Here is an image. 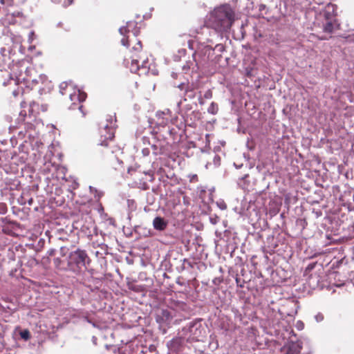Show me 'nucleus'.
<instances>
[{
  "label": "nucleus",
  "mask_w": 354,
  "mask_h": 354,
  "mask_svg": "<svg viewBox=\"0 0 354 354\" xmlns=\"http://www.w3.org/2000/svg\"><path fill=\"white\" fill-rule=\"evenodd\" d=\"M116 120L115 116L109 115L105 123L100 126L101 138L104 140L100 143L102 146H107L108 141L111 140L114 137Z\"/></svg>",
  "instance_id": "3"
},
{
  "label": "nucleus",
  "mask_w": 354,
  "mask_h": 354,
  "mask_svg": "<svg viewBox=\"0 0 354 354\" xmlns=\"http://www.w3.org/2000/svg\"><path fill=\"white\" fill-rule=\"evenodd\" d=\"M214 49L209 45H201L198 47L197 51L194 53L195 61L197 62L196 57H198L202 62L209 60L213 55Z\"/></svg>",
  "instance_id": "6"
},
{
  "label": "nucleus",
  "mask_w": 354,
  "mask_h": 354,
  "mask_svg": "<svg viewBox=\"0 0 354 354\" xmlns=\"http://www.w3.org/2000/svg\"><path fill=\"white\" fill-rule=\"evenodd\" d=\"M153 227L157 230H163L167 227V222L161 217H156L153 221Z\"/></svg>",
  "instance_id": "12"
},
{
  "label": "nucleus",
  "mask_w": 354,
  "mask_h": 354,
  "mask_svg": "<svg viewBox=\"0 0 354 354\" xmlns=\"http://www.w3.org/2000/svg\"><path fill=\"white\" fill-rule=\"evenodd\" d=\"M149 153V151L148 149H144L142 150V153L144 154V156H147Z\"/></svg>",
  "instance_id": "26"
},
{
  "label": "nucleus",
  "mask_w": 354,
  "mask_h": 354,
  "mask_svg": "<svg viewBox=\"0 0 354 354\" xmlns=\"http://www.w3.org/2000/svg\"><path fill=\"white\" fill-rule=\"evenodd\" d=\"M136 26V23L135 21H129L126 26L121 27L119 29L122 35H125L130 32H133V38H130V36L128 35L127 39H122L121 43L123 46H129L130 43L136 41V46L132 48V53L134 52L133 54L129 58L124 59L125 64L127 67H129L132 73H136L140 67H145L146 64V59L142 55L138 54L142 50V45L140 41L136 39L137 30H133Z\"/></svg>",
  "instance_id": "1"
},
{
  "label": "nucleus",
  "mask_w": 354,
  "mask_h": 354,
  "mask_svg": "<svg viewBox=\"0 0 354 354\" xmlns=\"http://www.w3.org/2000/svg\"><path fill=\"white\" fill-rule=\"evenodd\" d=\"M64 250H65V248H61V252H64Z\"/></svg>",
  "instance_id": "36"
},
{
  "label": "nucleus",
  "mask_w": 354,
  "mask_h": 354,
  "mask_svg": "<svg viewBox=\"0 0 354 354\" xmlns=\"http://www.w3.org/2000/svg\"><path fill=\"white\" fill-rule=\"evenodd\" d=\"M73 86H72V83L70 82H62L60 85H59V91H60V93L62 95H64L67 93V91L70 88H72Z\"/></svg>",
  "instance_id": "16"
},
{
  "label": "nucleus",
  "mask_w": 354,
  "mask_h": 354,
  "mask_svg": "<svg viewBox=\"0 0 354 354\" xmlns=\"http://www.w3.org/2000/svg\"><path fill=\"white\" fill-rule=\"evenodd\" d=\"M218 111V104L215 102H212L209 106L207 109L208 113L211 114H216Z\"/></svg>",
  "instance_id": "17"
},
{
  "label": "nucleus",
  "mask_w": 354,
  "mask_h": 354,
  "mask_svg": "<svg viewBox=\"0 0 354 354\" xmlns=\"http://www.w3.org/2000/svg\"><path fill=\"white\" fill-rule=\"evenodd\" d=\"M302 348L300 342H292L289 344L286 354H298Z\"/></svg>",
  "instance_id": "11"
},
{
  "label": "nucleus",
  "mask_w": 354,
  "mask_h": 354,
  "mask_svg": "<svg viewBox=\"0 0 354 354\" xmlns=\"http://www.w3.org/2000/svg\"><path fill=\"white\" fill-rule=\"evenodd\" d=\"M204 97L207 99H210L212 97V93L210 90H207L205 94Z\"/></svg>",
  "instance_id": "24"
},
{
  "label": "nucleus",
  "mask_w": 354,
  "mask_h": 354,
  "mask_svg": "<svg viewBox=\"0 0 354 354\" xmlns=\"http://www.w3.org/2000/svg\"><path fill=\"white\" fill-rule=\"evenodd\" d=\"M34 35V32H30V34H29V40H32V36Z\"/></svg>",
  "instance_id": "31"
},
{
  "label": "nucleus",
  "mask_w": 354,
  "mask_h": 354,
  "mask_svg": "<svg viewBox=\"0 0 354 354\" xmlns=\"http://www.w3.org/2000/svg\"><path fill=\"white\" fill-rule=\"evenodd\" d=\"M337 13V6L333 3H328L325 7L324 15L326 20H335V17Z\"/></svg>",
  "instance_id": "8"
},
{
  "label": "nucleus",
  "mask_w": 354,
  "mask_h": 354,
  "mask_svg": "<svg viewBox=\"0 0 354 354\" xmlns=\"http://www.w3.org/2000/svg\"><path fill=\"white\" fill-rule=\"evenodd\" d=\"M183 331L187 339L191 341H198L201 337V325L198 323H191L189 326L183 328Z\"/></svg>",
  "instance_id": "5"
},
{
  "label": "nucleus",
  "mask_w": 354,
  "mask_h": 354,
  "mask_svg": "<svg viewBox=\"0 0 354 354\" xmlns=\"http://www.w3.org/2000/svg\"><path fill=\"white\" fill-rule=\"evenodd\" d=\"M89 188H90V190L91 192H95L97 193V191L95 189H94L93 187H90Z\"/></svg>",
  "instance_id": "32"
},
{
  "label": "nucleus",
  "mask_w": 354,
  "mask_h": 354,
  "mask_svg": "<svg viewBox=\"0 0 354 354\" xmlns=\"http://www.w3.org/2000/svg\"><path fill=\"white\" fill-rule=\"evenodd\" d=\"M0 3L3 6L8 8L13 5V0H0Z\"/></svg>",
  "instance_id": "20"
},
{
  "label": "nucleus",
  "mask_w": 354,
  "mask_h": 354,
  "mask_svg": "<svg viewBox=\"0 0 354 354\" xmlns=\"http://www.w3.org/2000/svg\"><path fill=\"white\" fill-rule=\"evenodd\" d=\"M216 205L222 210H224L227 208V205L223 201H217Z\"/></svg>",
  "instance_id": "21"
},
{
  "label": "nucleus",
  "mask_w": 354,
  "mask_h": 354,
  "mask_svg": "<svg viewBox=\"0 0 354 354\" xmlns=\"http://www.w3.org/2000/svg\"><path fill=\"white\" fill-rule=\"evenodd\" d=\"M82 108H83V106L82 105H80L78 106V109L82 113V115L84 116L85 115V113H84V111H82Z\"/></svg>",
  "instance_id": "29"
},
{
  "label": "nucleus",
  "mask_w": 354,
  "mask_h": 354,
  "mask_svg": "<svg viewBox=\"0 0 354 354\" xmlns=\"http://www.w3.org/2000/svg\"><path fill=\"white\" fill-rule=\"evenodd\" d=\"M69 97L71 100L73 102V104H75L76 101L82 102L86 100V94L84 92L81 91L80 89H77L75 90L73 93H70Z\"/></svg>",
  "instance_id": "10"
},
{
  "label": "nucleus",
  "mask_w": 354,
  "mask_h": 354,
  "mask_svg": "<svg viewBox=\"0 0 354 354\" xmlns=\"http://www.w3.org/2000/svg\"><path fill=\"white\" fill-rule=\"evenodd\" d=\"M24 15L21 12H10L9 10H8L5 17L2 19V24L4 26L15 24L19 22L18 19H22Z\"/></svg>",
  "instance_id": "7"
},
{
  "label": "nucleus",
  "mask_w": 354,
  "mask_h": 354,
  "mask_svg": "<svg viewBox=\"0 0 354 354\" xmlns=\"http://www.w3.org/2000/svg\"><path fill=\"white\" fill-rule=\"evenodd\" d=\"M102 194L100 193H97V198H100L101 197Z\"/></svg>",
  "instance_id": "34"
},
{
  "label": "nucleus",
  "mask_w": 354,
  "mask_h": 354,
  "mask_svg": "<svg viewBox=\"0 0 354 354\" xmlns=\"http://www.w3.org/2000/svg\"><path fill=\"white\" fill-rule=\"evenodd\" d=\"M221 163V158L219 156L213 153V164L214 167H217L220 165Z\"/></svg>",
  "instance_id": "18"
},
{
  "label": "nucleus",
  "mask_w": 354,
  "mask_h": 354,
  "mask_svg": "<svg viewBox=\"0 0 354 354\" xmlns=\"http://www.w3.org/2000/svg\"><path fill=\"white\" fill-rule=\"evenodd\" d=\"M86 260H88L86 252L84 250L77 249L70 253L68 263L72 269H74L75 267L81 268L82 267H86Z\"/></svg>",
  "instance_id": "4"
},
{
  "label": "nucleus",
  "mask_w": 354,
  "mask_h": 354,
  "mask_svg": "<svg viewBox=\"0 0 354 354\" xmlns=\"http://www.w3.org/2000/svg\"><path fill=\"white\" fill-rule=\"evenodd\" d=\"M326 23L324 25V32L327 33H332L337 26L335 20H326Z\"/></svg>",
  "instance_id": "13"
},
{
  "label": "nucleus",
  "mask_w": 354,
  "mask_h": 354,
  "mask_svg": "<svg viewBox=\"0 0 354 354\" xmlns=\"http://www.w3.org/2000/svg\"><path fill=\"white\" fill-rule=\"evenodd\" d=\"M216 48L218 49L219 50H221L223 48V46L221 44H217L216 45Z\"/></svg>",
  "instance_id": "28"
},
{
  "label": "nucleus",
  "mask_w": 354,
  "mask_h": 354,
  "mask_svg": "<svg viewBox=\"0 0 354 354\" xmlns=\"http://www.w3.org/2000/svg\"><path fill=\"white\" fill-rule=\"evenodd\" d=\"M209 21L215 30L227 31L234 21V12L229 6H221L215 8L211 13Z\"/></svg>",
  "instance_id": "2"
},
{
  "label": "nucleus",
  "mask_w": 354,
  "mask_h": 354,
  "mask_svg": "<svg viewBox=\"0 0 354 354\" xmlns=\"http://www.w3.org/2000/svg\"><path fill=\"white\" fill-rule=\"evenodd\" d=\"M315 319L317 322H320L323 320L324 317L322 314H318L317 315L315 316Z\"/></svg>",
  "instance_id": "25"
},
{
  "label": "nucleus",
  "mask_w": 354,
  "mask_h": 354,
  "mask_svg": "<svg viewBox=\"0 0 354 354\" xmlns=\"http://www.w3.org/2000/svg\"><path fill=\"white\" fill-rule=\"evenodd\" d=\"M211 165H212V163L209 162H207V164L205 165V167L206 169H209L211 167Z\"/></svg>",
  "instance_id": "30"
},
{
  "label": "nucleus",
  "mask_w": 354,
  "mask_h": 354,
  "mask_svg": "<svg viewBox=\"0 0 354 354\" xmlns=\"http://www.w3.org/2000/svg\"><path fill=\"white\" fill-rule=\"evenodd\" d=\"M171 113V111L169 109L165 110V111H158L156 114L157 118V124L160 126L165 127L167 125L169 118L165 117V115Z\"/></svg>",
  "instance_id": "9"
},
{
  "label": "nucleus",
  "mask_w": 354,
  "mask_h": 354,
  "mask_svg": "<svg viewBox=\"0 0 354 354\" xmlns=\"http://www.w3.org/2000/svg\"><path fill=\"white\" fill-rule=\"evenodd\" d=\"M178 87L180 91H184L185 94H187L189 97L192 98L194 97L193 90L189 84L181 83L178 86Z\"/></svg>",
  "instance_id": "14"
},
{
  "label": "nucleus",
  "mask_w": 354,
  "mask_h": 354,
  "mask_svg": "<svg viewBox=\"0 0 354 354\" xmlns=\"http://www.w3.org/2000/svg\"><path fill=\"white\" fill-rule=\"evenodd\" d=\"M7 212V206L4 203H0V214H5Z\"/></svg>",
  "instance_id": "22"
},
{
  "label": "nucleus",
  "mask_w": 354,
  "mask_h": 354,
  "mask_svg": "<svg viewBox=\"0 0 354 354\" xmlns=\"http://www.w3.org/2000/svg\"><path fill=\"white\" fill-rule=\"evenodd\" d=\"M161 313V317L158 316L157 317V321L162 323H169L172 317L170 313L167 310H162Z\"/></svg>",
  "instance_id": "15"
},
{
  "label": "nucleus",
  "mask_w": 354,
  "mask_h": 354,
  "mask_svg": "<svg viewBox=\"0 0 354 354\" xmlns=\"http://www.w3.org/2000/svg\"><path fill=\"white\" fill-rule=\"evenodd\" d=\"M313 1L319 5L324 3V0H313Z\"/></svg>",
  "instance_id": "27"
},
{
  "label": "nucleus",
  "mask_w": 354,
  "mask_h": 354,
  "mask_svg": "<svg viewBox=\"0 0 354 354\" xmlns=\"http://www.w3.org/2000/svg\"><path fill=\"white\" fill-rule=\"evenodd\" d=\"M20 336L24 340H28L30 337V332L28 330H24L20 332Z\"/></svg>",
  "instance_id": "19"
},
{
  "label": "nucleus",
  "mask_w": 354,
  "mask_h": 354,
  "mask_svg": "<svg viewBox=\"0 0 354 354\" xmlns=\"http://www.w3.org/2000/svg\"><path fill=\"white\" fill-rule=\"evenodd\" d=\"M32 82H34V83H35V84H37V83L38 82V81H37V80H35V79H33V80H32Z\"/></svg>",
  "instance_id": "33"
},
{
  "label": "nucleus",
  "mask_w": 354,
  "mask_h": 354,
  "mask_svg": "<svg viewBox=\"0 0 354 354\" xmlns=\"http://www.w3.org/2000/svg\"><path fill=\"white\" fill-rule=\"evenodd\" d=\"M296 327L299 330H302L304 327V323L301 321H298L296 324Z\"/></svg>",
  "instance_id": "23"
},
{
  "label": "nucleus",
  "mask_w": 354,
  "mask_h": 354,
  "mask_svg": "<svg viewBox=\"0 0 354 354\" xmlns=\"http://www.w3.org/2000/svg\"><path fill=\"white\" fill-rule=\"evenodd\" d=\"M68 1H69V3L68 5H70L73 2V0H68Z\"/></svg>",
  "instance_id": "37"
},
{
  "label": "nucleus",
  "mask_w": 354,
  "mask_h": 354,
  "mask_svg": "<svg viewBox=\"0 0 354 354\" xmlns=\"http://www.w3.org/2000/svg\"><path fill=\"white\" fill-rule=\"evenodd\" d=\"M55 262H56V263H59V262H60V260H59V259H55Z\"/></svg>",
  "instance_id": "35"
},
{
  "label": "nucleus",
  "mask_w": 354,
  "mask_h": 354,
  "mask_svg": "<svg viewBox=\"0 0 354 354\" xmlns=\"http://www.w3.org/2000/svg\"><path fill=\"white\" fill-rule=\"evenodd\" d=\"M13 95H14L15 96H16V95H17V92H16V91H13Z\"/></svg>",
  "instance_id": "38"
}]
</instances>
